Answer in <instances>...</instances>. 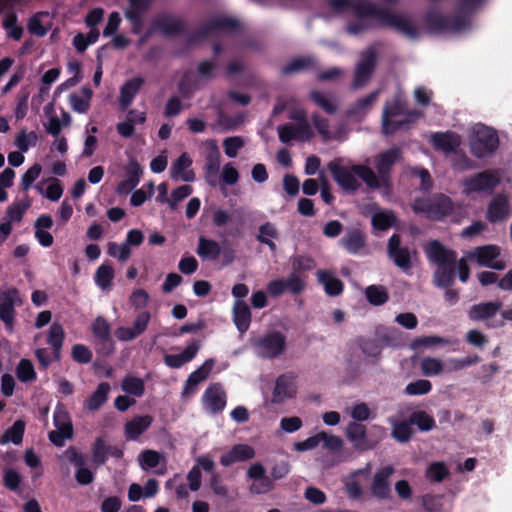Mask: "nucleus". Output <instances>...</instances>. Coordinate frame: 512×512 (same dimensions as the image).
Masks as SVG:
<instances>
[{
  "mask_svg": "<svg viewBox=\"0 0 512 512\" xmlns=\"http://www.w3.org/2000/svg\"><path fill=\"white\" fill-rule=\"evenodd\" d=\"M402 151L399 147H392L377 156L375 168L377 174L366 165L354 164L352 171L358 176L368 188L376 190L392 188V170L394 165L401 159Z\"/></svg>",
  "mask_w": 512,
  "mask_h": 512,
  "instance_id": "f257e3e1",
  "label": "nucleus"
},
{
  "mask_svg": "<svg viewBox=\"0 0 512 512\" xmlns=\"http://www.w3.org/2000/svg\"><path fill=\"white\" fill-rule=\"evenodd\" d=\"M358 19L375 18L382 27L394 28L411 39L419 37L417 27L400 14L379 8L369 0H353L351 9Z\"/></svg>",
  "mask_w": 512,
  "mask_h": 512,
  "instance_id": "f03ea898",
  "label": "nucleus"
},
{
  "mask_svg": "<svg viewBox=\"0 0 512 512\" xmlns=\"http://www.w3.org/2000/svg\"><path fill=\"white\" fill-rule=\"evenodd\" d=\"M430 262L437 265L434 272V283L439 288H449L453 285L456 276L455 250L445 247L440 241L432 240L425 248Z\"/></svg>",
  "mask_w": 512,
  "mask_h": 512,
  "instance_id": "7ed1b4c3",
  "label": "nucleus"
},
{
  "mask_svg": "<svg viewBox=\"0 0 512 512\" xmlns=\"http://www.w3.org/2000/svg\"><path fill=\"white\" fill-rule=\"evenodd\" d=\"M454 208L452 199L443 193L427 198H416L412 206L415 213L424 214L434 221H442L452 215Z\"/></svg>",
  "mask_w": 512,
  "mask_h": 512,
  "instance_id": "20e7f679",
  "label": "nucleus"
},
{
  "mask_svg": "<svg viewBox=\"0 0 512 512\" xmlns=\"http://www.w3.org/2000/svg\"><path fill=\"white\" fill-rule=\"evenodd\" d=\"M427 30L432 34L458 33L468 28L466 17L456 12L452 16L444 15L439 11L430 10L424 16Z\"/></svg>",
  "mask_w": 512,
  "mask_h": 512,
  "instance_id": "39448f33",
  "label": "nucleus"
},
{
  "mask_svg": "<svg viewBox=\"0 0 512 512\" xmlns=\"http://www.w3.org/2000/svg\"><path fill=\"white\" fill-rule=\"evenodd\" d=\"M241 30V23L234 18L217 16L201 25L195 32L188 34L189 44H195L217 32L236 34Z\"/></svg>",
  "mask_w": 512,
  "mask_h": 512,
  "instance_id": "423d86ee",
  "label": "nucleus"
},
{
  "mask_svg": "<svg viewBox=\"0 0 512 512\" xmlns=\"http://www.w3.org/2000/svg\"><path fill=\"white\" fill-rule=\"evenodd\" d=\"M257 356L263 359L280 357L286 349V337L280 331L267 332L252 341Z\"/></svg>",
  "mask_w": 512,
  "mask_h": 512,
  "instance_id": "0eeeda50",
  "label": "nucleus"
},
{
  "mask_svg": "<svg viewBox=\"0 0 512 512\" xmlns=\"http://www.w3.org/2000/svg\"><path fill=\"white\" fill-rule=\"evenodd\" d=\"M500 183L501 171L499 169H487L465 178L463 187L467 194L486 193L492 195Z\"/></svg>",
  "mask_w": 512,
  "mask_h": 512,
  "instance_id": "6e6552de",
  "label": "nucleus"
},
{
  "mask_svg": "<svg viewBox=\"0 0 512 512\" xmlns=\"http://www.w3.org/2000/svg\"><path fill=\"white\" fill-rule=\"evenodd\" d=\"M499 146V137L494 129L481 126L475 130L470 140V152L476 158H485L495 153Z\"/></svg>",
  "mask_w": 512,
  "mask_h": 512,
  "instance_id": "1a4fd4ad",
  "label": "nucleus"
},
{
  "mask_svg": "<svg viewBox=\"0 0 512 512\" xmlns=\"http://www.w3.org/2000/svg\"><path fill=\"white\" fill-rule=\"evenodd\" d=\"M405 108L406 101L399 95L394 96L391 101L385 103L382 113V129L384 134H393L410 123V120L395 121L392 119L393 117L403 115Z\"/></svg>",
  "mask_w": 512,
  "mask_h": 512,
  "instance_id": "9d476101",
  "label": "nucleus"
},
{
  "mask_svg": "<svg viewBox=\"0 0 512 512\" xmlns=\"http://www.w3.org/2000/svg\"><path fill=\"white\" fill-rule=\"evenodd\" d=\"M387 255L389 259L407 273L412 269L411 252L407 246L401 245V236L397 233L391 235L387 243Z\"/></svg>",
  "mask_w": 512,
  "mask_h": 512,
  "instance_id": "9b49d317",
  "label": "nucleus"
},
{
  "mask_svg": "<svg viewBox=\"0 0 512 512\" xmlns=\"http://www.w3.org/2000/svg\"><path fill=\"white\" fill-rule=\"evenodd\" d=\"M341 159H334L328 163V170L332 174L335 182L345 191L355 192L360 188V183L355 177V173L342 165Z\"/></svg>",
  "mask_w": 512,
  "mask_h": 512,
  "instance_id": "f8f14e48",
  "label": "nucleus"
},
{
  "mask_svg": "<svg viewBox=\"0 0 512 512\" xmlns=\"http://www.w3.org/2000/svg\"><path fill=\"white\" fill-rule=\"evenodd\" d=\"M376 60L377 52L374 48L370 47L362 52L353 79V87L355 89L363 87L369 81L374 72Z\"/></svg>",
  "mask_w": 512,
  "mask_h": 512,
  "instance_id": "ddd939ff",
  "label": "nucleus"
},
{
  "mask_svg": "<svg viewBox=\"0 0 512 512\" xmlns=\"http://www.w3.org/2000/svg\"><path fill=\"white\" fill-rule=\"evenodd\" d=\"M395 468L392 465H386L378 469L372 479L370 491L378 500L391 499L392 490L390 477L394 474Z\"/></svg>",
  "mask_w": 512,
  "mask_h": 512,
  "instance_id": "4468645a",
  "label": "nucleus"
},
{
  "mask_svg": "<svg viewBox=\"0 0 512 512\" xmlns=\"http://www.w3.org/2000/svg\"><path fill=\"white\" fill-rule=\"evenodd\" d=\"M19 300V291L10 288L0 294V320L4 323L7 331H13L16 310V303Z\"/></svg>",
  "mask_w": 512,
  "mask_h": 512,
  "instance_id": "2eb2a0df",
  "label": "nucleus"
},
{
  "mask_svg": "<svg viewBox=\"0 0 512 512\" xmlns=\"http://www.w3.org/2000/svg\"><path fill=\"white\" fill-rule=\"evenodd\" d=\"M201 400L204 409L215 415L224 410L227 395L221 383H212L204 391Z\"/></svg>",
  "mask_w": 512,
  "mask_h": 512,
  "instance_id": "dca6fc26",
  "label": "nucleus"
},
{
  "mask_svg": "<svg viewBox=\"0 0 512 512\" xmlns=\"http://www.w3.org/2000/svg\"><path fill=\"white\" fill-rule=\"evenodd\" d=\"M305 288L306 282L296 278L294 275H288L286 279H275L267 284V292L272 297H279L286 291L293 295H299Z\"/></svg>",
  "mask_w": 512,
  "mask_h": 512,
  "instance_id": "f3484780",
  "label": "nucleus"
},
{
  "mask_svg": "<svg viewBox=\"0 0 512 512\" xmlns=\"http://www.w3.org/2000/svg\"><path fill=\"white\" fill-rule=\"evenodd\" d=\"M345 434L347 439L353 444V447L359 451L372 450L377 442L368 438L367 428L362 423L349 422Z\"/></svg>",
  "mask_w": 512,
  "mask_h": 512,
  "instance_id": "a211bd4d",
  "label": "nucleus"
},
{
  "mask_svg": "<svg viewBox=\"0 0 512 512\" xmlns=\"http://www.w3.org/2000/svg\"><path fill=\"white\" fill-rule=\"evenodd\" d=\"M205 145L208 148L205 155V177L211 186H216V177L220 170L221 154L215 140H207Z\"/></svg>",
  "mask_w": 512,
  "mask_h": 512,
  "instance_id": "6ab92c4d",
  "label": "nucleus"
},
{
  "mask_svg": "<svg viewBox=\"0 0 512 512\" xmlns=\"http://www.w3.org/2000/svg\"><path fill=\"white\" fill-rule=\"evenodd\" d=\"M296 392L295 377L290 374H282L276 379L272 393V402L274 404H282L287 399L293 398Z\"/></svg>",
  "mask_w": 512,
  "mask_h": 512,
  "instance_id": "aec40b11",
  "label": "nucleus"
},
{
  "mask_svg": "<svg viewBox=\"0 0 512 512\" xmlns=\"http://www.w3.org/2000/svg\"><path fill=\"white\" fill-rule=\"evenodd\" d=\"M153 0H129L130 6L125 10V17L132 25V32L139 34L144 26L143 14L149 10Z\"/></svg>",
  "mask_w": 512,
  "mask_h": 512,
  "instance_id": "412c9836",
  "label": "nucleus"
},
{
  "mask_svg": "<svg viewBox=\"0 0 512 512\" xmlns=\"http://www.w3.org/2000/svg\"><path fill=\"white\" fill-rule=\"evenodd\" d=\"M214 366L213 359H207L200 367L193 371L185 381L182 397H188L196 392L197 385L208 378Z\"/></svg>",
  "mask_w": 512,
  "mask_h": 512,
  "instance_id": "4be33fe9",
  "label": "nucleus"
},
{
  "mask_svg": "<svg viewBox=\"0 0 512 512\" xmlns=\"http://www.w3.org/2000/svg\"><path fill=\"white\" fill-rule=\"evenodd\" d=\"M199 349L200 342L198 340H193L190 344L186 346L182 353L166 354L164 356V363L172 369H179L186 363L192 361L197 355Z\"/></svg>",
  "mask_w": 512,
  "mask_h": 512,
  "instance_id": "5701e85b",
  "label": "nucleus"
},
{
  "mask_svg": "<svg viewBox=\"0 0 512 512\" xmlns=\"http://www.w3.org/2000/svg\"><path fill=\"white\" fill-rule=\"evenodd\" d=\"M289 262L292 270L289 275H294L296 278L305 282L307 278L306 274L313 271L317 265L315 259L307 254L291 256Z\"/></svg>",
  "mask_w": 512,
  "mask_h": 512,
  "instance_id": "b1692460",
  "label": "nucleus"
},
{
  "mask_svg": "<svg viewBox=\"0 0 512 512\" xmlns=\"http://www.w3.org/2000/svg\"><path fill=\"white\" fill-rule=\"evenodd\" d=\"M433 147L444 153H453L460 145L459 136L452 132H436L431 136Z\"/></svg>",
  "mask_w": 512,
  "mask_h": 512,
  "instance_id": "393cba45",
  "label": "nucleus"
},
{
  "mask_svg": "<svg viewBox=\"0 0 512 512\" xmlns=\"http://www.w3.org/2000/svg\"><path fill=\"white\" fill-rule=\"evenodd\" d=\"M316 276L318 283L323 286L324 291L328 296H339L343 292V282L331 271L320 269L317 271Z\"/></svg>",
  "mask_w": 512,
  "mask_h": 512,
  "instance_id": "a878e982",
  "label": "nucleus"
},
{
  "mask_svg": "<svg viewBox=\"0 0 512 512\" xmlns=\"http://www.w3.org/2000/svg\"><path fill=\"white\" fill-rule=\"evenodd\" d=\"M508 214V198L504 194H497L489 203L486 218L491 223L502 221Z\"/></svg>",
  "mask_w": 512,
  "mask_h": 512,
  "instance_id": "bb28decb",
  "label": "nucleus"
},
{
  "mask_svg": "<svg viewBox=\"0 0 512 512\" xmlns=\"http://www.w3.org/2000/svg\"><path fill=\"white\" fill-rule=\"evenodd\" d=\"M153 417L150 415L136 416L127 421L124 430L128 440H137L152 424Z\"/></svg>",
  "mask_w": 512,
  "mask_h": 512,
  "instance_id": "cd10ccee",
  "label": "nucleus"
},
{
  "mask_svg": "<svg viewBox=\"0 0 512 512\" xmlns=\"http://www.w3.org/2000/svg\"><path fill=\"white\" fill-rule=\"evenodd\" d=\"M380 90H375L365 97L359 98L353 105L346 111L347 117L362 118L372 109L377 101Z\"/></svg>",
  "mask_w": 512,
  "mask_h": 512,
  "instance_id": "c85d7f7f",
  "label": "nucleus"
},
{
  "mask_svg": "<svg viewBox=\"0 0 512 512\" xmlns=\"http://www.w3.org/2000/svg\"><path fill=\"white\" fill-rule=\"evenodd\" d=\"M196 253L203 261H215L221 255L222 248L216 240L200 236Z\"/></svg>",
  "mask_w": 512,
  "mask_h": 512,
  "instance_id": "c756f323",
  "label": "nucleus"
},
{
  "mask_svg": "<svg viewBox=\"0 0 512 512\" xmlns=\"http://www.w3.org/2000/svg\"><path fill=\"white\" fill-rule=\"evenodd\" d=\"M154 28L166 36L183 34L185 32V23L181 19L171 16H163L154 21Z\"/></svg>",
  "mask_w": 512,
  "mask_h": 512,
  "instance_id": "7c9ffc66",
  "label": "nucleus"
},
{
  "mask_svg": "<svg viewBox=\"0 0 512 512\" xmlns=\"http://www.w3.org/2000/svg\"><path fill=\"white\" fill-rule=\"evenodd\" d=\"M502 307V302H484L473 305L469 312V318L473 321H482L492 318Z\"/></svg>",
  "mask_w": 512,
  "mask_h": 512,
  "instance_id": "2f4dec72",
  "label": "nucleus"
},
{
  "mask_svg": "<svg viewBox=\"0 0 512 512\" xmlns=\"http://www.w3.org/2000/svg\"><path fill=\"white\" fill-rule=\"evenodd\" d=\"M233 322L239 332H246L251 323V311L244 300H236L233 306Z\"/></svg>",
  "mask_w": 512,
  "mask_h": 512,
  "instance_id": "473e14b6",
  "label": "nucleus"
},
{
  "mask_svg": "<svg viewBox=\"0 0 512 512\" xmlns=\"http://www.w3.org/2000/svg\"><path fill=\"white\" fill-rule=\"evenodd\" d=\"M144 84L142 77H134L127 80L120 89L119 103L122 109H126L134 100L136 94Z\"/></svg>",
  "mask_w": 512,
  "mask_h": 512,
  "instance_id": "72a5a7b5",
  "label": "nucleus"
},
{
  "mask_svg": "<svg viewBox=\"0 0 512 512\" xmlns=\"http://www.w3.org/2000/svg\"><path fill=\"white\" fill-rule=\"evenodd\" d=\"M339 243L349 254L354 255L364 247L365 238L361 231L352 229L340 239Z\"/></svg>",
  "mask_w": 512,
  "mask_h": 512,
  "instance_id": "f704fd0d",
  "label": "nucleus"
},
{
  "mask_svg": "<svg viewBox=\"0 0 512 512\" xmlns=\"http://www.w3.org/2000/svg\"><path fill=\"white\" fill-rule=\"evenodd\" d=\"M110 389L108 382H101L91 396L85 400L86 409L89 411L98 410L108 400Z\"/></svg>",
  "mask_w": 512,
  "mask_h": 512,
  "instance_id": "c9c22d12",
  "label": "nucleus"
},
{
  "mask_svg": "<svg viewBox=\"0 0 512 512\" xmlns=\"http://www.w3.org/2000/svg\"><path fill=\"white\" fill-rule=\"evenodd\" d=\"M278 236L279 234L275 225L271 222H266L259 227L256 239L261 244L267 245L272 253H275L277 246L273 239H277Z\"/></svg>",
  "mask_w": 512,
  "mask_h": 512,
  "instance_id": "e433bc0d",
  "label": "nucleus"
},
{
  "mask_svg": "<svg viewBox=\"0 0 512 512\" xmlns=\"http://www.w3.org/2000/svg\"><path fill=\"white\" fill-rule=\"evenodd\" d=\"M486 2L487 0H457L455 12L466 17V25L469 27L473 14L484 6Z\"/></svg>",
  "mask_w": 512,
  "mask_h": 512,
  "instance_id": "4c0bfd02",
  "label": "nucleus"
},
{
  "mask_svg": "<svg viewBox=\"0 0 512 512\" xmlns=\"http://www.w3.org/2000/svg\"><path fill=\"white\" fill-rule=\"evenodd\" d=\"M357 342L362 353L371 358L370 363L375 364L382 353L381 341L379 339L359 338Z\"/></svg>",
  "mask_w": 512,
  "mask_h": 512,
  "instance_id": "58836bf2",
  "label": "nucleus"
},
{
  "mask_svg": "<svg viewBox=\"0 0 512 512\" xmlns=\"http://www.w3.org/2000/svg\"><path fill=\"white\" fill-rule=\"evenodd\" d=\"M408 418L410 424L416 426L421 432H429L436 427V421L433 416L424 410L413 411Z\"/></svg>",
  "mask_w": 512,
  "mask_h": 512,
  "instance_id": "ea45409f",
  "label": "nucleus"
},
{
  "mask_svg": "<svg viewBox=\"0 0 512 512\" xmlns=\"http://www.w3.org/2000/svg\"><path fill=\"white\" fill-rule=\"evenodd\" d=\"M414 434L412 424L409 418L403 421H394L392 423L391 436L398 443H407L411 440Z\"/></svg>",
  "mask_w": 512,
  "mask_h": 512,
  "instance_id": "a19ab883",
  "label": "nucleus"
},
{
  "mask_svg": "<svg viewBox=\"0 0 512 512\" xmlns=\"http://www.w3.org/2000/svg\"><path fill=\"white\" fill-rule=\"evenodd\" d=\"M25 422L23 420H16L11 427H9L0 437V444H7L12 442L19 445L23 441L25 432Z\"/></svg>",
  "mask_w": 512,
  "mask_h": 512,
  "instance_id": "79ce46f5",
  "label": "nucleus"
},
{
  "mask_svg": "<svg viewBox=\"0 0 512 512\" xmlns=\"http://www.w3.org/2000/svg\"><path fill=\"white\" fill-rule=\"evenodd\" d=\"M115 272L110 264L100 265L94 275L95 283L102 290H107L112 286Z\"/></svg>",
  "mask_w": 512,
  "mask_h": 512,
  "instance_id": "37998d69",
  "label": "nucleus"
},
{
  "mask_svg": "<svg viewBox=\"0 0 512 512\" xmlns=\"http://www.w3.org/2000/svg\"><path fill=\"white\" fill-rule=\"evenodd\" d=\"M17 14L13 11L7 12L3 19V28L7 31L8 37L13 40H20L23 35V28L18 25Z\"/></svg>",
  "mask_w": 512,
  "mask_h": 512,
  "instance_id": "c03bdc74",
  "label": "nucleus"
},
{
  "mask_svg": "<svg viewBox=\"0 0 512 512\" xmlns=\"http://www.w3.org/2000/svg\"><path fill=\"white\" fill-rule=\"evenodd\" d=\"M475 255L478 263L487 267L500 255V248L496 245L479 246L475 250Z\"/></svg>",
  "mask_w": 512,
  "mask_h": 512,
  "instance_id": "a18cd8bd",
  "label": "nucleus"
},
{
  "mask_svg": "<svg viewBox=\"0 0 512 512\" xmlns=\"http://www.w3.org/2000/svg\"><path fill=\"white\" fill-rule=\"evenodd\" d=\"M365 296L368 302L374 306L385 304L389 300V294L385 287L370 285L365 289Z\"/></svg>",
  "mask_w": 512,
  "mask_h": 512,
  "instance_id": "49530a36",
  "label": "nucleus"
},
{
  "mask_svg": "<svg viewBox=\"0 0 512 512\" xmlns=\"http://www.w3.org/2000/svg\"><path fill=\"white\" fill-rule=\"evenodd\" d=\"M73 436V425L72 423H65L61 426L58 425L56 430L49 432V440L58 447H61L65 443V439H70Z\"/></svg>",
  "mask_w": 512,
  "mask_h": 512,
  "instance_id": "de8ad7c7",
  "label": "nucleus"
},
{
  "mask_svg": "<svg viewBox=\"0 0 512 512\" xmlns=\"http://www.w3.org/2000/svg\"><path fill=\"white\" fill-rule=\"evenodd\" d=\"M316 64V60L313 57H302L293 59L287 65L281 68V73L283 75H288L294 72H299L302 70L309 69Z\"/></svg>",
  "mask_w": 512,
  "mask_h": 512,
  "instance_id": "09e8293b",
  "label": "nucleus"
},
{
  "mask_svg": "<svg viewBox=\"0 0 512 512\" xmlns=\"http://www.w3.org/2000/svg\"><path fill=\"white\" fill-rule=\"evenodd\" d=\"M17 378L24 383L36 380L37 374L35 372L33 363L29 359H21L16 367Z\"/></svg>",
  "mask_w": 512,
  "mask_h": 512,
  "instance_id": "8fccbe9b",
  "label": "nucleus"
},
{
  "mask_svg": "<svg viewBox=\"0 0 512 512\" xmlns=\"http://www.w3.org/2000/svg\"><path fill=\"white\" fill-rule=\"evenodd\" d=\"M91 329L97 339L103 342L111 340V326L105 318L97 317L92 323Z\"/></svg>",
  "mask_w": 512,
  "mask_h": 512,
  "instance_id": "3c124183",
  "label": "nucleus"
},
{
  "mask_svg": "<svg viewBox=\"0 0 512 512\" xmlns=\"http://www.w3.org/2000/svg\"><path fill=\"white\" fill-rule=\"evenodd\" d=\"M122 390L136 397H141L145 392V385L141 378L127 376L122 381Z\"/></svg>",
  "mask_w": 512,
  "mask_h": 512,
  "instance_id": "603ef678",
  "label": "nucleus"
},
{
  "mask_svg": "<svg viewBox=\"0 0 512 512\" xmlns=\"http://www.w3.org/2000/svg\"><path fill=\"white\" fill-rule=\"evenodd\" d=\"M30 202L19 201L10 205L6 210L7 222H19L22 220L26 210L30 207Z\"/></svg>",
  "mask_w": 512,
  "mask_h": 512,
  "instance_id": "864d4df0",
  "label": "nucleus"
},
{
  "mask_svg": "<svg viewBox=\"0 0 512 512\" xmlns=\"http://www.w3.org/2000/svg\"><path fill=\"white\" fill-rule=\"evenodd\" d=\"M65 339V331L59 322H54L48 332L47 343L51 347L63 346Z\"/></svg>",
  "mask_w": 512,
  "mask_h": 512,
  "instance_id": "5fc2aeb1",
  "label": "nucleus"
},
{
  "mask_svg": "<svg viewBox=\"0 0 512 512\" xmlns=\"http://www.w3.org/2000/svg\"><path fill=\"white\" fill-rule=\"evenodd\" d=\"M93 463L101 466L107 461V445L102 437H97L92 447Z\"/></svg>",
  "mask_w": 512,
  "mask_h": 512,
  "instance_id": "6e6d98bb",
  "label": "nucleus"
},
{
  "mask_svg": "<svg viewBox=\"0 0 512 512\" xmlns=\"http://www.w3.org/2000/svg\"><path fill=\"white\" fill-rule=\"evenodd\" d=\"M449 475V470L443 462H434L429 465L426 477L434 482H442Z\"/></svg>",
  "mask_w": 512,
  "mask_h": 512,
  "instance_id": "4d7b16f0",
  "label": "nucleus"
},
{
  "mask_svg": "<svg viewBox=\"0 0 512 512\" xmlns=\"http://www.w3.org/2000/svg\"><path fill=\"white\" fill-rule=\"evenodd\" d=\"M395 222V216L392 212H379L373 215L372 225L375 229L385 231Z\"/></svg>",
  "mask_w": 512,
  "mask_h": 512,
  "instance_id": "13d9d810",
  "label": "nucleus"
},
{
  "mask_svg": "<svg viewBox=\"0 0 512 512\" xmlns=\"http://www.w3.org/2000/svg\"><path fill=\"white\" fill-rule=\"evenodd\" d=\"M432 389V384L429 380L418 379L410 382L405 387V393L408 395H425L428 394Z\"/></svg>",
  "mask_w": 512,
  "mask_h": 512,
  "instance_id": "bf43d9fd",
  "label": "nucleus"
},
{
  "mask_svg": "<svg viewBox=\"0 0 512 512\" xmlns=\"http://www.w3.org/2000/svg\"><path fill=\"white\" fill-rule=\"evenodd\" d=\"M311 100L322 108L327 114H335L337 111V106L331 102L324 93L320 91H312L310 93Z\"/></svg>",
  "mask_w": 512,
  "mask_h": 512,
  "instance_id": "052dcab7",
  "label": "nucleus"
},
{
  "mask_svg": "<svg viewBox=\"0 0 512 512\" xmlns=\"http://www.w3.org/2000/svg\"><path fill=\"white\" fill-rule=\"evenodd\" d=\"M139 461L144 470L156 468L160 463V453L155 450H144L139 455Z\"/></svg>",
  "mask_w": 512,
  "mask_h": 512,
  "instance_id": "680f3d73",
  "label": "nucleus"
},
{
  "mask_svg": "<svg viewBox=\"0 0 512 512\" xmlns=\"http://www.w3.org/2000/svg\"><path fill=\"white\" fill-rule=\"evenodd\" d=\"M243 146H244V140L240 136L227 137L223 141V147H224L225 154L230 158L236 157L238 154V151Z\"/></svg>",
  "mask_w": 512,
  "mask_h": 512,
  "instance_id": "e2e57ef3",
  "label": "nucleus"
},
{
  "mask_svg": "<svg viewBox=\"0 0 512 512\" xmlns=\"http://www.w3.org/2000/svg\"><path fill=\"white\" fill-rule=\"evenodd\" d=\"M42 167L40 164H34L31 166L21 178V188L25 191L29 190L35 180L40 176Z\"/></svg>",
  "mask_w": 512,
  "mask_h": 512,
  "instance_id": "0e129e2a",
  "label": "nucleus"
},
{
  "mask_svg": "<svg viewBox=\"0 0 512 512\" xmlns=\"http://www.w3.org/2000/svg\"><path fill=\"white\" fill-rule=\"evenodd\" d=\"M193 192V188L190 185H182L174 189L171 193V197L168 201L169 207L175 209L177 204L190 196Z\"/></svg>",
  "mask_w": 512,
  "mask_h": 512,
  "instance_id": "69168bd1",
  "label": "nucleus"
},
{
  "mask_svg": "<svg viewBox=\"0 0 512 512\" xmlns=\"http://www.w3.org/2000/svg\"><path fill=\"white\" fill-rule=\"evenodd\" d=\"M91 350L83 344H75L72 347V358L80 364H87L92 360Z\"/></svg>",
  "mask_w": 512,
  "mask_h": 512,
  "instance_id": "338daca9",
  "label": "nucleus"
},
{
  "mask_svg": "<svg viewBox=\"0 0 512 512\" xmlns=\"http://www.w3.org/2000/svg\"><path fill=\"white\" fill-rule=\"evenodd\" d=\"M149 294L144 289H135L130 297L129 302L132 307H134L136 310L142 309L147 306L149 302Z\"/></svg>",
  "mask_w": 512,
  "mask_h": 512,
  "instance_id": "774afa93",
  "label": "nucleus"
}]
</instances>
